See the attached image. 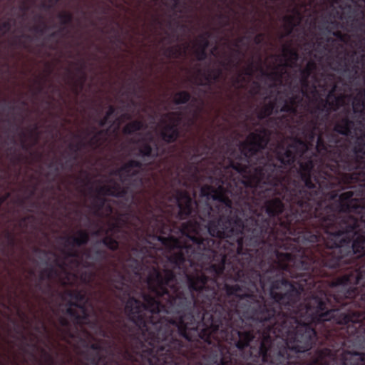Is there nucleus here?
Instances as JSON below:
<instances>
[{"instance_id":"obj_1","label":"nucleus","mask_w":365,"mask_h":365,"mask_svg":"<svg viewBox=\"0 0 365 365\" xmlns=\"http://www.w3.org/2000/svg\"><path fill=\"white\" fill-rule=\"evenodd\" d=\"M356 116L361 121L365 120ZM332 130L317 134L306 155H297L280 182L262 181L255 195L259 208L243 217L245 248L255 269H324L338 245L331 233H342L338 224L365 198V133L353 146L340 137L356 133L349 113L333 119Z\"/></svg>"},{"instance_id":"obj_2","label":"nucleus","mask_w":365,"mask_h":365,"mask_svg":"<svg viewBox=\"0 0 365 365\" xmlns=\"http://www.w3.org/2000/svg\"><path fill=\"white\" fill-rule=\"evenodd\" d=\"M193 152L192 159L208 158L211 160L212 175L218 182L217 188L211 187L201 190L202 196L212 199V204L205 202L202 207L190 196V193L175 186L188 187L189 181L194 178L197 168L187 163L178 164L172 175L170 185L173 193H163L161 200H155V205L150 203L148 195L158 190L153 185L148 190L145 187L146 179L142 176L144 164L137 160H130L117 169L115 174L119 176L122 184L113 181L110 185L99 186L95 195L108 196L123 200L125 207L144 204L145 214L135 216L129 220L128 214L116 213L113 221L106 229L101 227L93 232L100 236L115 222H118L121 230L115 235L118 242L133 244L132 252H138V259L132 260L133 271L140 279L148 276L149 269H144V259L150 256L151 240L159 241L170 253L165 264L171 265L173 269H179L183 274L189 273L188 267H194L208 264V273L215 275L228 272L239 278L242 267H246V248L243 236V222L236 211L232 198L229 211L220 206L218 200L214 198L215 192L222 186L217 173V160L212 155L213 149L202 140L190 146ZM168 268V266L164 267ZM169 269V267H168Z\"/></svg>"},{"instance_id":"obj_3","label":"nucleus","mask_w":365,"mask_h":365,"mask_svg":"<svg viewBox=\"0 0 365 365\" xmlns=\"http://www.w3.org/2000/svg\"><path fill=\"white\" fill-rule=\"evenodd\" d=\"M315 103L309 110L314 118L299 128L302 138H292L287 145L282 141L279 142L271 153L263 155L262 150L267 148L272 133L267 128H259L240 143V155L235 159L227 157L219 149H213L212 155L217 160L216 171L222 183L214 194L220 206L229 211L232 204L230 197L232 198L242 222L243 217L257 211L259 199L255 195L256 187L262 185V180H274L280 182V180H286V171L295 163L297 155H306L309 148L314 145L319 130L318 121L327 119L333 112L329 99L317 98Z\"/></svg>"},{"instance_id":"obj_4","label":"nucleus","mask_w":365,"mask_h":365,"mask_svg":"<svg viewBox=\"0 0 365 365\" xmlns=\"http://www.w3.org/2000/svg\"><path fill=\"white\" fill-rule=\"evenodd\" d=\"M356 202L363 209L339 219L342 233L329 234L338 245L328 247L333 256L323 264L329 277L313 294H365V198Z\"/></svg>"},{"instance_id":"obj_5","label":"nucleus","mask_w":365,"mask_h":365,"mask_svg":"<svg viewBox=\"0 0 365 365\" xmlns=\"http://www.w3.org/2000/svg\"><path fill=\"white\" fill-rule=\"evenodd\" d=\"M121 230L118 222L113 223L106 230V235L96 240L92 247L83 253L77 250L65 252V261L58 263L59 269L50 266L41 271L45 274L47 282L58 279L63 286H75L78 282L91 286L96 277L93 270L96 264L107 262L111 254L101 246L115 252L118 250V242L115 235Z\"/></svg>"},{"instance_id":"obj_6","label":"nucleus","mask_w":365,"mask_h":365,"mask_svg":"<svg viewBox=\"0 0 365 365\" xmlns=\"http://www.w3.org/2000/svg\"><path fill=\"white\" fill-rule=\"evenodd\" d=\"M365 40V36H360ZM331 68L344 73L350 81L357 79L365 73V53L356 55V51L337 52ZM352 110L359 118L365 120V88L360 90L353 98Z\"/></svg>"},{"instance_id":"obj_7","label":"nucleus","mask_w":365,"mask_h":365,"mask_svg":"<svg viewBox=\"0 0 365 365\" xmlns=\"http://www.w3.org/2000/svg\"><path fill=\"white\" fill-rule=\"evenodd\" d=\"M330 21H327L333 28H338V20L345 21L350 29L359 36H365V10L359 5L354 6L343 0H331Z\"/></svg>"},{"instance_id":"obj_8","label":"nucleus","mask_w":365,"mask_h":365,"mask_svg":"<svg viewBox=\"0 0 365 365\" xmlns=\"http://www.w3.org/2000/svg\"><path fill=\"white\" fill-rule=\"evenodd\" d=\"M65 294L71 299L67 302L66 312L70 317L74 319L76 324H82L85 319H88V317L97 311L96 306L82 290L77 289L67 290L65 292Z\"/></svg>"},{"instance_id":"obj_9","label":"nucleus","mask_w":365,"mask_h":365,"mask_svg":"<svg viewBox=\"0 0 365 365\" xmlns=\"http://www.w3.org/2000/svg\"><path fill=\"white\" fill-rule=\"evenodd\" d=\"M102 312V308L98 311L94 312L90 317H88V319H85L82 324H84V326L87 325L91 329H93L96 334L105 338V339H100V341L108 346L109 351H112L113 349H115L118 351L119 349L122 348L118 346L115 340L120 339L113 330H107L103 327L99 316V312Z\"/></svg>"},{"instance_id":"obj_10","label":"nucleus","mask_w":365,"mask_h":365,"mask_svg":"<svg viewBox=\"0 0 365 365\" xmlns=\"http://www.w3.org/2000/svg\"><path fill=\"white\" fill-rule=\"evenodd\" d=\"M71 318L73 320V324L66 317H59L58 323L60 326L57 327L60 339L68 344H71L75 340H81V332L86 336L90 335V333L83 327L84 324H78L73 317Z\"/></svg>"},{"instance_id":"obj_11","label":"nucleus","mask_w":365,"mask_h":365,"mask_svg":"<svg viewBox=\"0 0 365 365\" xmlns=\"http://www.w3.org/2000/svg\"><path fill=\"white\" fill-rule=\"evenodd\" d=\"M165 118L169 123H164L160 131V136L165 143H173L180 136V125L182 121L183 115L182 112L173 111L165 114Z\"/></svg>"},{"instance_id":"obj_12","label":"nucleus","mask_w":365,"mask_h":365,"mask_svg":"<svg viewBox=\"0 0 365 365\" xmlns=\"http://www.w3.org/2000/svg\"><path fill=\"white\" fill-rule=\"evenodd\" d=\"M135 155L142 158L154 160L162 154L158 142L150 135L137 141Z\"/></svg>"},{"instance_id":"obj_13","label":"nucleus","mask_w":365,"mask_h":365,"mask_svg":"<svg viewBox=\"0 0 365 365\" xmlns=\"http://www.w3.org/2000/svg\"><path fill=\"white\" fill-rule=\"evenodd\" d=\"M284 113L280 118H270V120H274L277 128H279V123L284 122L286 125H289L294 122V118L299 115L298 109L293 107L287 103L286 100L284 101L283 106L279 108V113Z\"/></svg>"},{"instance_id":"obj_14","label":"nucleus","mask_w":365,"mask_h":365,"mask_svg":"<svg viewBox=\"0 0 365 365\" xmlns=\"http://www.w3.org/2000/svg\"><path fill=\"white\" fill-rule=\"evenodd\" d=\"M211 36L210 31H205L200 34L195 42L194 55L197 61H202L207 59V49L210 46L209 38Z\"/></svg>"},{"instance_id":"obj_15","label":"nucleus","mask_w":365,"mask_h":365,"mask_svg":"<svg viewBox=\"0 0 365 365\" xmlns=\"http://www.w3.org/2000/svg\"><path fill=\"white\" fill-rule=\"evenodd\" d=\"M89 233L84 230H79L76 232V235L64 237L65 247H71L67 251L73 250L75 247H81L86 245L89 241Z\"/></svg>"},{"instance_id":"obj_16","label":"nucleus","mask_w":365,"mask_h":365,"mask_svg":"<svg viewBox=\"0 0 365 365\" xmlns=\"http://www.w3.org/2000/svg\"><path fill=\"white\" fill-rule=\"evenodd\" d=\"M317 66L314 61L309 60L306 66L300 70V83L302 86V93L304 96H307V89L309 87V79L317 70Z\"/></svg>"},{"instance_id":"obj_17","label":"nucleus","mask_w":365,"mask_h":365,"mask_svg":"<svg viewBox=\"0 0 365 365\" xmlns=\"http://www.w3.org/2000/svg\"><path fill=\"white\" fill-rule=\"evenodd\" d=\"M108 132V128L97 130L96 128L93 127L91 131L93 135L88 141V145L93 150L101 148L107 140Z\"/></svg>"},{"instance_id":"obj_18","label":"nucleus","mask_w":365,"mask_h":365,"mask_svg":"<svg viewBox=\"0 0 365 365\" xmlns=\"http://www.w3.org/2000/svg\"><path fill=\"white\" fill-rule=\"evenodd\" d=\"M56 163L57 165H55L53 162L49 164L48 167L52 168L53 170L49 171L46 174V177L51 182H53L56 180L61 170L68 169L69 170H71L73 168V163L68 160L65 163H63L61 160H58Z\"/></svg>"},{"instance_id":"obj_19","label":"nucleus","mask_w":365,"mask_h":365,"mask_svg":"<svg viewBox=\"0 0 365 365\" xmlns=\"http://www.w3.org/2000/svg\"><path fill=\"white\" fill-rule=\"evenodd\" d=\"M272 113L277 114L279 113V107L277 105L276 100L270 101L265 105H264L257 113V118L259 120H264L268 118V121L273 123L275 126V123L274 120H270V115Z\"/></svg>"},{"instance_id":"obj_20","label":"nucleus","mask_w":365,"mask_h":365,"mask_svg":"<svg viewBox=\"0 0 365 365\" xmlns=\"http://www.w3.org/2000/svg\"><path fill=\"white\" fill-rule=\"evenodd\" d=\"M334 77V75L331 74L322 73L321 80L323 81V83L321 84L319 82V86L322 87L324 90L327 88L329 81L332 83L331 88L329 91L326 98L327 99H329V101L334 100V97L337 96L336 92L338 91V86L336 83L333 81Z\"/></svg>"},{"instance_id":"obj_21","label":"nucleus","mask_w":365,"mask_h":365,"mask_svg":"<svg viewBox=\"0 0 365 365\" xmlns=\"http://www.w3.org/2000/svg\"><path fill=\"white\" fill-rule=\"evenodd\" d=\"M82 335H83L85 337L88 338L91 334L88 336H86L83 332H81V340H75L74 341H81L84 344H86V346H88L93 351L91 353L93 354H102L101 352H106L111 356H114V351L115 349H113L112 351H109L108 346H107L103 343L101 342L100 340H98V342L92 343L90 345L86 342V339L83 338Z\"/></svg>"},{"instance_id":"obj_22","label":"nucleus","mask_w":365,"mask_h":365,"mask_svg":"<svg viewBox=\"0 0 365 365\" xmlns=\"http://www.w3.org/2000/svg\"><path fill=\"white\" fill-rule=\"evenodd\" d=\"M187 48V46L182 48L180 44L169 46L163 48V55L168 58L177 59L185 54Z\"/></svg>"},{"instance_id":"obj_23","label":"nucleus","mask_w":365,"mask_h":365,"mask_svg":"<svg viewBox=\"0 0 365 365\" xmlns=\"http://www.w3.org/2000/svg\"><path fill=\"white\" fill-rule=\"evenodd\" d=\"M294 14L287 15L284 17V28L287 31V35H290L294 28L299 23L301 15L297 9H294Z\"/></svg>"},{"instance_id":"obj_24","label":"nucleus","mask_w":365,"mask_h":365,"mask_svg":"<svg viewBox=\"0 0 365 365\" xmlns=\"http://www.w3.org/2000/svg\"><path fill=\"white\" fill-rule=\"evenodd\" d=\"M4 237L5 240L1 243V250L5 256L8 257L9 255V247L13 249L16 245V237L14 234L9 230L4 232Z\"/></svg>"},{"instance_id":"obj_25","label":"nucleus","mask_w":365,"mask_h":365,"mask_svg":"<svg viewBox=\"0 0 365 365\" xmlns=\"http://www.w3.org/2000/svg\"><path fill=\"white\" fill-rule=\"evenodd\" d=\"M283 56L287 59V66H296L299 59L298 51L290 46H284L283 48Z\"/></svg>"},{"instance_id":"obj_26","label":"nucleus","mask_w":365,"mask_h":365,"mask_svg":"<svg viewBox=\"0 0 365 365\" xmlns=\"http://www.w3.org/2000/svg\"><path fill=\"white\" fill-rule=\"evenodd\" d=\"M86 359L88 362H81V365H100L101 363H103L104 365H108V363L106 361V356L103 354L87 351L86 353Z\"/></svg>"},{"instance_id":"obj_27","label":"nucleus","mask_w":365,"mask_h":365,"mask_svg":"<svg viewBox=\"0 0 365 365\" xmlns=\"http://www.w3.org/2000/svg\"><path fill=\"white\" fill-rule=\"evenodd\" d=\"M146 125L141 120H135L127 123L123 128V133L125 135H133L134 133L145 129Z\"/></svg>"},{"instance_id":"obj_28","label":"nucleus","mask_w":365,"mask_h":365,"mask_svg":"<svg viewBox=\"0 0 365 365\" xmlns=\"http://www.w3.org/2000/svg\"><path fill=\"white\" fill-rule=\"evenodd\" d=\"M108 201V198L100 195H94L91 202V208L93 214L95 216H99L102 214V210L105 207V203Z\"/></svg>"},{"instance_id":"obj_29","label":"nucleus","mask_w":365,"mask_h":365,"mask_svg":"<svg viewBox=\"0 0 365 365\" xmlns=\"http://www.w3.org/2000/svg\"><path fill=\"white\" fill-rule=\"evenodd\" d=\"M85 146L86 143L82 140H79L76 143H70L68 145V149L71 152V154L68 160L72 162L73 165L74 163L78 160V153L81 152Z\"/></svg>"},{"instance_id":"obj_30","label":"nucleus","mask_w":365,"mask_h":365,"mask_svg":"<svg viewBox=\"0 0 365 365\" xmlns=\"http://www.w3.org/2000/svg\"><path fill=\"white\" fill-rule=\"evenodd\" d=\"M222 74V70L221 68H217L215 70H211L207 73H204L205 79L207 81L205 83L200 81L199 85L200 86H210L212 81H219L220 78Z\"/></svg>"},{"instance_id":"obj_31","label":"nucleus","mask_w":365,"mask_h":365,"mask_svg":"<svg viewBox=\"0 0 365 365\" xmlns=\"http://www.w3.org/2000/svg\"><path fill=\"white\" fill-rule=\"evenodd\" d=\"M32 40L31 35L23 34L17 36L13 42V44L18 46L24 49L31 51L30 41Z\"/></svg>"},{"instance_id":"obj_32","label":"nucleus","mask_w":365,"mask_h":365,"mask_svg":"<svg viewBox=\"0 0 365 365\" xmlns=\"http://www.w3.org/2000/svg\"><path fill=\"white\" fill-rule=\"evenodd\" d=\"M35 289L41 292L42 295L52 297L53 295V287L52 284L49 282L42 283L41 282H36L34 284Z\"/></svg>"},{"instance_id":"obj_33","label":"nucleus","mask_w":365,"mask_h":365,"mask_svg":"<svg viewBox=\"0 0 365 365\" xmlns=\"http://www.w3.org/2000/svg\"><path fill=\"white\" fill-rule=\"evenodd\" d=\"M192 99L191 94L187 91L177 92L173 98V103L175 105L185 104Z\"/></svg>"},{"instance_id":"obj_34","label":"nucleus","mask_w":365,"mask_h":365,"mask_svg":"<svg viewBox=\"0 0 365 365\" xmlns=\"http://www.w3.org/2000/svg\"><path fill=\"white\" fill-rule=\"evenodd\" d=\"M117 200L108 199V201L105 203V207L102 210V214L98 217L102 218H111L112 215L114 213V209L112 206V203H116Z\"/></svg>"},{"instance_id":"obj_35","label":"nucleus","mask_w":365,"mask_h":365,"mask_svg":"<svg viewBox=\"0 0 365 365\" xmlns=\"http://www.w3.org/2000/svg\"><path fill=\"white\" fill-rule=\"evenodd\" d=\"M58 18L61 21V27H64L66 31V26L72 23L73 16L71 12L62 11L58 14Z\"/></svg>"},{"instance_id":"obj_36","label":"nucleus","mask_w":365,"mask_h":365,"mask_svg":"<svg viewBox=\"0 0 365 365\" xmlns=\"http://www.w3.org/2000/svg\"><path fill=\"white\" fill-rule=\"evenodd\" d=\"M324 29L340 42L344 43H346L348 42L349 37L347 34H344L339 30L331 31L329 26H325Z\"/></svg>"},{"instance_id":"obj_37","label":"nucleus","mask_w":365,"mask_h":365,"mask_svg":"<svg viewBox=\"0 0 365 365\" xmlns=\"http://www.w3.org/2000/svg\"><path fill=\"white\" fill-rule=\"evenodd\" d=\"M173 1L170 9L175 13L183 14L185 13V9L187 7V3L185 1H182L181 0H172Z\"/></svg>"},{"instance_id":"obj_38","label":"nucleus","mask_w":365,"mask_h":365,"mask_svg":"<svg viewBox=\"0 0 365 365\" xmlns=\"http://www.w3.org/2000/svg\"><path fill=\"white\" fill-rule=\"evenodd\" d=\"M346 96L344 93L337 94L334 99L331 101L333 111L338 110L341 106H344L345 102Z\"/></svg>"},{"instance_id":"obj_39","label":"nucleus","mask_w":365,"mask_h":365,"mask_svg":"<svg viewBox=\"0 0 365 365\" xmlns=\"http://www.w3.org/2000/svg\"><path fill=\"white\" fill-rule=\"evenodd\" d=\"M41 354L43 357V364L45 365H56V361L55 357L44 349H41Z\"/></svg>"},{"instance_id":"obj_40","label":"nucleus","mask_w":365,"mask_h":365,"mask_svg":"<svg viewBox=\"0 0 365 365\" xmlns=\"http://www.w3.org/2000/svg\"><path fill=\"white\" fill-rule=\"evenodd\" d=\"M262 75L266 76L269 80L271 81L276 83H281L282 82V73H279L278 71H273L270 73H267L263 71Z\"/></svg>"},{"instance_id":"obj_41","label":"nucleus","mask_w":365,"mask_h":365,"mask_svg":"<svg viewBox=\"0 0 365 365\" xmlns=\"http://www.w3.org/2000/svg\"><path fill=\"white\" fill-rule=\"evenodd\" d=\"M287 103L298 109V107L302 104L303 98L300 94H294L286 99Z\"/></svg>"},{"instance_id":"obj_42","label":"nucleus","mask_w":365,"mask_h":365,"mask_svg":"<svg viewBox=\"0 0 365 365\" xmlns=\"http://www.w3.org/2000/svg\"><path fill=\"white\" fill-rule=\"evenodd\" d=\"M85 68V62H82V63L76 68L77 71L81 73V76L79 78V83L81 88H83V86L86 80V74L84 71Z\"/></svg>"},{"instance_id":"obj_43","label":"nucleus","mask_w":365,"mask_h":365,"mask_svg":"<svg viewBox=\"0 0 365 365\" xmlns=\"http://www.w3.org/2000/svg\"><path fill=\"white\" fill-rule=\"evenodd\" d=\"M19 136L21 138V147L24 150L28 151L31 146L27 143V134L26 132L21 130L19 133Z\"/></svg>"},{"instance_id":"obj_44","label":"nucleus","mask_w":365,"mask_h":365,"mask_svg":"<svg viewBox=\"0 0 365 365\" xmlns=\"http://www.w3.org/2000/svg\"><path fill=\"white\" fill-rule=\"evenodd\" d=\"M98 299L97 302L102 304L101 307H108V299L106 297V294L103 290H98L97 292Z\"/></svg>"},{"instance_id":"obj_45","label":"nucleus","mask_w":365,"mask_h":365,"mask_svg":"<svg viewBox=\"0 0 365 365\" xmlns=\"http://www.w3.org/2000/svg\"><path fill=\"white\" fill-rule=\"evenodd\" d=\"M46 29H47L46 24L43 21H42L41 24L35 25V26H32L30 29V30L36 32V34L42 35L45 33Z\"/></svg>"},{"instance_id":"obj_46","label":"nucleus","mask_w":365,"mask_h":365,"mask_svg":"<svg viewBox=\"0 0 365 365\" xmlns=\"http://www.w3.org/2000/svg\"><path fill=\"white\" fill-rule=\"evenodd\" d=\"M166 36L161 39V43L166 41L168 43H172L174 41L175 34L174 33L165 32Z\"/></svg>"},{"instance_id":"obj_47","label":"nucleus","mask_w":365,"mask_h":365,"mask_svg":"<svg viewBox=\"0 0 365 365\" xmlns=\"http://www.w3.org/2000/svg\"><path fill=\"white\" fill-rule=\"evenodd\" d=\"M264 39V34L259 33L253 38V41L256 45H261Z\"/></svg>"},{"instance_id":"obj_48","label":"nucleus","mask_w":365,"mask_h":365,"mask_svg":"<svg viewBox=\"0 0 365 365\" xmlns=\"http://www.w3.org/2000/svg\"><path fill=\"white\" fill-rule=\"evenodd\" d=\"M11 22L10 21H5L0 24V29L1 31H5V34L10 30L11 29Z\"/></svg>"},{"instance_id":"obj_49","label":"nucleus","mask_w":365,"mask_h":365,"mask_svg":"<svg viewBox=\"0 0 365 365\" xmlns=\"http://www.w3.org/2000/svg\"><path fill=\"white\" fill-rule=\"evenodd\" d=\"M8 150L11 152V151H14V154L12 157V161L14 163H18L21 161V156L20 154H16V150L13 148V147H10L8 148Z\"/></svg>"},{"instance_id":"obj_50","label":"nucleus","mask_w":365,"mask_h":365,"mask_svg":"<svg viewBox=\"0 0 365 365\" xmlns=\"http://www.w3.org/2000/svg\"><path fill=\"white\" fill-rule=\"evenodd\" d=\"M65 32V28L61 27L57 31L52 32L49 35L50 38H54L56 37H58L59 36H61Z\"/></svg>"},{"instance_id":"obj_51","label":"nucleus","mask_w":365,"mask_h":365,"mask_svg":"<svg viewBox=\"0 0 365 365\" xmlns=\"http://www.w3.org/2000/svg\"><path fill=\"white\" fill-rule=\"evenodd\" d=\"M32 217V216L31 215H28V216H25V217H22L20 220H19V225L20 227H22L24 228H26L27 225V222Z\"/></svg>"},{"instance_id":"obj_52","label":"nucleus","mask_w":365,"mask_h":365,"mask_svg":"<svg viewBox=\"0 0 365 365\" xmlns=\"http://www.w3.org/2000/svg\"><path fill=\"white\" fill-rule=\"evenodd\" d=\"M254 68V63L252 61L244 70V73L247 76H252L253 74V70Z\"/></svg>"},{"instance_id":"obj_53","label":"nucleus","mask_w":365,"mask_h":365,"mask_svg":"<svg viewBox=\"0 0 365 365\" xmlns=\"http://www.w3.org/2000/svg\"><path fill=\"white\" fill-rule=\"evenodd\" d=\"M59 1L60 0H48V4L43 3L42 7L46 9H50L53 6V5L57 4Z\"/></svg>"},{"instance_id":"obj_54","label":"nucleus","mask_w":365,"mask_h":365,"mask_svg":"<svg viewBox=\"0 0 365 365\" xmlns=\"http://www.w3.org/2000/svg\"><path fill=\"white\" fill-rule=\"evenodd\" d=\"M115 111H116V109L115 108V106H108V110L106 111V115H107V118H111L112 116L115 115Z\"/></svg>"},{"instance_id":"obj_55","label":"nucleus","mask_w":365,"mask_h":365,"mask_svg":"<svg viewBox=\"0 0 365 365\" xmlns=\"http://www.w3.org/2000/svg\"><path fill=\"white\" fill-rule=\"evenodd\" d=\"M252 84H253L254 88H253V89H252V90L250 91V92H251L252 93H257V91H258L259 90V88H260V85H259V83L257 81H254V82L252 83Z\"/></svg>"},{"instance_id":"obj_56","label":"nucleus","mask_w":365,"mask_h":365,"mask_svg":"<svg viewBox=\"0 0 365 365\" xmlns=\"http://www.w3.org/2000/svg\"><path fill=\"white\" fill-rule=\"evenodd\" d=\"M251 36H245L242 37H240L236 40L235 46H238V44L242 43L245 39H250Z\"/></svg>"},{"instance_id":"obj_57","label":"nucleus","mask_w":365,"mask_h":365,"mask_svg":"<svg viewBox=\"0 0 365 365\" xmlns=\"http://www.w3.org/2000/svg\"><path fill=\"white\" fill-rule=\"evenodd\" d=\"M103 118V120L106 123V124H110V127L108 129L111 127V125H113L114 121H112L110 118H107V115H105V116Z\"/></svg>"},{"instance_id":"obj_58","label":"nucleus","mask_w":365,"mask_h":365,"mask_svg":"<svg viewBox=\"0 0 365 365\" xmlns=\"http://www.w3.org/2000/svg\"><path fill=\"white\" fill-rule=\"evenodd\" d=\"M222 65L223 66H234V60L230 58L227 62H222Z\"/></svg>"},{"instance_id":"obj_59","label":"nucleus","mask_w":365,"mask_h":365,"mask_svg":"<svg viewBox=\"0 0 365 365\" xmlns=\"http://www.w3.org/2000/svg\"><path fill=\"white\" fill-rule=\"evenodd\" d=\"M29 9V6L27 5L26 2V1H24L23 4L21 5L20 6V10L24 11V12H26Z\"/></svg>"},{"instance_id":"obj_60","label":"nucleus","mask_w":365,"mask_h":365,"mask_svg":"<svg viewBox=\"0 0 365 365\" xmlns=\"http://www.w3.org/2000/svg\"><path fill=\"white\" fill-rule=\"evenodd\" d=\"M245 81V78L242 77L241 75H239L237 78L234 80V84H239Z\"/></svg>"},{"instance_id":"obj_61","label":"nucleus","mask_w":365,"mask_h":365,"mask_svg":"<svg viewBox=\"0 0 365 365\" xmlns=\"http://www.w3.org/2000/svg\"><path fill=\"white\" fill-rule=\"evenodd\" d=\"M45 280H46L45 274L43 273L42 271H41L38 282H41L42 283H44Z\"/></svg>"},{"instance_id":"obj_62","label":"nucleus","mask_w":365,"mask_h":365,"mask_svg":"<svg viewBox=\"0 0 365 365\" xmlns=\"http://www.w3.org/2000/svg\"><path fill=\"white\" fill-rule=\"evenodd\" d=\"M96 121L98 122L100 127H104L106 125V123L103 120V118L96 119Z\"/></svg>"},{"instance_id":"obj_63","label":"nucleus","mask_w":365,"mask_h":365,"mask_svg":"<svg viewBox=\"0 0 365 365\" xmlns=\"http://www.w3.org/2000/svg\"><path fill=\"white\" fill-rule=\"evenodd\" d=\"M37 130H38V126H37V125H35L34 128L32 130H31V131H30V136L32 137L35 133H36Z\"/></svg>"},{"instance_id":"obj_64","label":"nucleus","mask_w":365,"mask_h":365,"mask_svg":"<svg viewBox=\"0 0 365 365\" xmlns=\"http://www.w3.org/2000/svg\"><path fill=\"white\" fill-rule=\"evenodd\" d=\"M257 31V29L255 27H251L249 29V33L250 34H254L255 33V31Z\"/></svg>"}]
</instances>
